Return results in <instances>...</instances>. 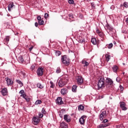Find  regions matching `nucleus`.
Wrapping results in <instances>:
<instances>
[{
    "label": "nucleus",
    "instance_id": "nucleus-23",
    "mask_svg": "<svg viewBox=\"0 0 128 128\" xmlns=\"http://www.w3.org/2000/svg\"><path fill=\"white\" fill-rule=\"evenodd\" d=\"M105 58H106V62H109L110 60V55H109L108 54H106L105 55Z\"/></svg>",
    "mask_w": 128,
    "mask_h": 128
},
{
    "label": "nucleus",
    "instance_id": "nucleus-10",
    "mask_svg": "<svg viewBox=\"0 0 128 128\" xmlns=\"http://www.w3.org/2000/svg\"><path fill=\"white\" fill-rule=\"evenodd\" d=\"M86 116H82L79 120V122L80 124H84V122H86Z\"/></svg>",
    "mask_w": 128,
    "mask_h": 128
},
{
    "label": "nucleus",
    "instance_id": "nucleus-29",
    "mask_svg": "<svg viewBox=\"0 0 128 128\" xmlns=\"http://www.w3.org/2000/svg\"><path fill=\"white\" fill-rule=\"evenodd\" d=\"M38 24H40V26H44V20H41L38 22Z\"/></svg>",
    "mask_w": 128,
    "mask_h": 128
},
{
    "label": "nucleus",
    "instance_id": "nucleus-22",
    "mask_svg": "<svg viewBox=\"0 0 128 128\" xmlns=\"http://www.w3.org/2000/svg\"><path fill=\"white\" fill-rule=\"evenodd\" d=\"M82 63L83 64V66H88V62L86 60H82Z\"/></svg>",
    "mask_w": 128,
    "mask_h": 128
},
{
    "label": "nucleus",
    "instance_id": "nucleus-38",
    "mask_svg": "<svg viewBox=\"0 0 128 128\" xmlns=\"http://www.w3.org/2000/svg\"><path fill=\"white\" fill-rule=\"evenodd\" d=\"M37 20H38V22L42 20V17L40 16H37Z\"/></svg>",
    "mask_w": 128,
    "mask_h": 128
},
{
    "label": "nucleus",
    "instance_id": "nucleus-43",
    "mask_svg": "<svg viewBox=\"0 0 128 128\" xmlns=\"http://www.w3.org/2000/svg\"><path fill=\"white\" fill-rule=\"evenodd\" d=\"M69 18H74V15L72 14H69Z\"/></svg>",
    "mask_w": 128,
    "mask_h": 128
},
{
    "label": "nucleus",
    "instance_id": "nucleus-20",
    "mask_svg": "<svg viewBox=\"0 0 128 128\" xmlns=\"http://www.w3.org/2000/svg\"><path fill=\"white\" fill-rule=\"evenodd\" d=\"M8 86H10V84H12L13 82L12 80H11L10 78H7L6 80Z\"/></svg>",
    "mask_w": 128,
    "mask_h": 128
},
{
    "label": "nucleus",
    "instance_id": "nucleus-40",
    "mask_svg": "<svg viewBox=\"0 0 128 128\" xmlns=\"http://www.w3.org/2000/svg\"><path fill=\"white\" fill-rule=\"evenodd\" d=\"M10 36H6V38H5L6 40V42H10Z\"/></svg>",
    "mask_w": 128,
    "mask_h": 128
},
{
    "label": "nucleus",
    "instance_id": "nucleus-31",
    "mask_svg": "<svg viewBox=\"0 0 128 128\" xmlns=\"http://www.w3.org/2000/svg\"><path fill=\"white\" fill-rule=\"evenodd\" d=\"M18 60L21 62H24V58L22 57V56H20L18 58Z\"/></svg>",
    "mask_w": 128,
    "mask_h": 128
},
{
    "label": "nucleus",
    "instance_id": "nucleus-27",
    "mask_svg": "<svg viewBox=\"0 0 128 128\" xmlns=\"http://www.w3.org/2000/svg\"><path fill=\"white\" fill-rule=\"evenodd\" d=\"M112 70L114 72H116V70H118V66H114L112 67Z\"/></svg>",
    "mask_w": 128,
    "mask_h": 128
},
{
    "label": "nucleus",
    "instance_id": "nucleus-5",
    "mask_svg": "<svg viewBox=\"0 0 128 128\" xmlns=\"http://www.w3.org/2000/svg\"><path fill=\"white\" fill-rule=\"evenodd\" d=\"M106 118V111L102 112V114H100V120H104V118Z\"/></svg>",
    "mask_w": 128,
    "mask_h": 128
},
{
    "label": "nucleus",
    "instance_id": "nucleus-46",
    "mask_svg": "<svg viewBox=\"0 0 128 128\" xmlns=\"http://www.w3.org/2000/svg\"><path fill=\"white\" fill-rule=\"evenodd\" d=\"M108 122V120H106V119H105L103 121H102V122L104 124H106V122Z\"/></svg>",
    "mask_w": 128,
    "mask_h": 128
},
{
    "label": "nucleus",
    "instance_id": "nucleus-4",
    "mask_svg": "<svg viewBox=\"0 0 128 128\" xmlns=\"http://www.w3.org/2000/svg\"><path fill=\"white\" fill-rule=\"evenodd\" d=\"M66 82H68V78H63L62 79L59 80L58 84L60 88H62V86H64L66 84Z\"/></svg>",
    "mask_w": 128,
    "mask_h": 128
},
{
    "label": "nucleus",
    "instance_id": "nucleus-54",
    "mask_svg": "<svg viewBox=\"0 0 128 128\" xmlns=\"http://www.w3.org/2000/svg\"><path fill=\"white\" fill-rule=\"evenodd\" d=\"M31 68H32V70H34V66H32Z\"/></svg>",
    "mask_w": 128,
    "mask_h": 128
},
{
    "label": "nucleus",
    "instance_id": "nucleus-55",
    "mask_svg": "<svg viewBox=\"0 0 128 128\" xmlns=\"http://www.w3.org/2000/svg\"><path fill=\"white\" fill-rule=\"evenodd\" d=\"M126 22L127 24H128V18H126Z\"/></svg>",
    "mask_w": 128,
    "mask_h": 128
},
{
    "label": "nucleus",
    "instance_id": "nucleus-21",
    "mask_svg": "<svg viewBox=\"0 0 128 128\" xmlns=\"http://www.w3.org/2000/svg\"><path fill=\"white\" fill-rule=\"evenodd\" d=\"M54 52H55V54H56V56H60V54H62V52H60V50H55Z\"/></svg>",
    "mask_w": 128,
    "mask_h": 128
},
{
    "label": "nucleus",
    "instance_id": "nucleus-52",
    "mask_svg": "<svg viewBox=\"0 0 128 128\" xmlns=\"http://www.w3.org/2000/svg\"><path fill=\"white\" fill-rule=\"evenodd\" d=\"M35 26H36V28L38 26V22H35Z\"/></svg>",
    "mask_w": 128,
    "mask_h": 128
},
{
    "label": "nucleus",
    "instance_id": "nucleus-48",
    "mask_svg": "<svg viewBox=\"0 0 128 128\" xmlns=\"http://www.w3.org/2000/svg\"><path fill=\"white\" fill-rule=\"evenodd\" d=\"M25 100H26V102H30V98H28V97H25V98H24Z\"/></svg>",
    "mask_w": 128,
    "mask_h": 128
},
{
    "label": "nucleus",
    "instance_id": "nucleus-50",
    "mask_svg": "<svg viewBox=\"0 0 128 128\" xmlns=\"http://www.w3.org/2000/svg\"><path fill=\"white\" fill-rule=\"evenodd\" d=\"M120 90L121 92H122V90H124V88L122 86H120Z\"/></svg>",
    "mask_w": 128,
    "mask_h": 128
},
{
    "label": "nucleus",
    "instance_id": "nucleus-15",
    "mask_svg": "<svg viewBox=\"0 0 128 128\" xmlns=\"http://www.w3.org/2000/svg\"><path fill=\"white\" fill-rule=\"evenodd\" d=\"M78 42H79L80 44H82V42H86V40L82 38V36H78Z\"/></svg>",
    "mask_w": 128,
    "mask_h": 128
},
{
    "label": "nucleus",
    "instance_id": "nucleus-26",
    "mask_svg": "<svg viewBox=\"0 0 128 128\" xmlns=\"http://www.w3.org/2000/svg\"><path fill=\"white\" fill-rule=\"evenodd\" d=\"M78 110H84V106L82 105H80L78 107Z\"/></svg>",
    "mask_w": 128,
    "mask_h": 128
},
{
    "label": "nucleus",
    "instance_id": "nucleus-58",
    "mask_svg": "<svg viewBox=\"0 0 128 128\" xmlns=\"http://www.w3.org/2000/svg\"><path fill=\"white\" fill-rule=\"evenodd\" d=\"M97 32H100V31L98 30Z\"/></svg>",
    "mask_w": 128,
    "mask_h": 128
},
{
    "label": "nucleus",
    "instance_id": "nucleus-28",
    "mask_svg": "<svg viewBox=\"0 0 128 128\" xmlns=\"http://www.w3.org/2000/svg\"><path fill=\"white\" fill-rule=\"evenodd\" d=\"M16 82H18V84H20L21 86H24V84H22V82L20 80H16Z\"/></svg>",
    "mask_w": 128,
    "mask_h": 128
},
{
    "label": "nucleus",
    "instance_id": "nucleus-8",
    "mask_svg": "<svg viewBox=\"0 0 128 128\" xmlns=\"http://www.w3.org/2000/svg\"><path fill=\"white\" fill-rule=\"evenodd\" d=\"M126 104L124 102H120V108H122V110H126L128 108H126Z\"/></svg>",
    "mask_w": 128,
    "mask_h": 128
},
{
    "label": "nucleus",
    "instance_id": "nucleus-59",
    "mask_svg": "<svg viewBox=\"0 0 128 128\" xmlns=\"http://www.w3.org/2000/svg\"><path fill=\"white\" fill-rule=\"evenodd\" d=\"M18 34V32H17V33H16V34Z\"/></svg>",
    "mask_w": 128,
    "mask_h": 128
},
{
    "label": "nucleus",
    "instance_id": "nucleus-11",
    "mask_svg": "<svg viewBox=\"0 0 128 128\" xmlns=\"http://www.w3.org/2000/svg\"><path fill=\"white\" fill-rule=\"evenodd\" d=\"M106 82L108 86V84H109L110 86H112L114 84V81L112 80L110 78H107L106 80Z\"/></svg>",
    "mask_w": 128,
    "mask_h": 128
},
{
    "label": "nucleus",
    "instance_id": "nucleus-60",
    "mask_svg": "<svg viewBox=\"0 0 128 128\" xmlns=\"http://www.w3.org/2000/svg\"><path fill=\"white\" fill-rule=\"evenodd\" d=\"M122 74H124V72Z\"/></svg>",
    "mask_w": 128,
    "mask_h": 128
},
{
    "label": "nucleus",
    "instance_id": "nucleus-1",
    "mask_svg": "<svg viewBox=\"0 0 128 128\" xmlns=\"http://www.w3.org/2000/svg\"><path fill=\"white\" fill-rule=\"evenodd\" d=\"M106 28L108 34H109L110 36H112L116 35V29L114 28L108 24L106 25Z\"/></svg>",
    "mask_w": 128,
    "mask_h": 128
},
{
    "label": "nucleus",
    "instance_id": "nucleus-39",
    "mask_svg": "<svg viewBox=\"0 0 128 128\" xmlns=\"http://www.w3.org/2000/svg\"><path fill=\"white\" fill-rule=\"evenodd\" d=\"M42 112L44 114H46V110H44V108H42Z\"/></svg>",
    "mask_w": 128,
    "mask_h": 128
},
{
    "label": "nucleus",
    "instance_id": "nucleus-6",
    "mask_svg": "<svg viewBox=\"0 0 128 128\" xmlns=\"http://www.w3.org/2000/svg\"><path fill=\"white\" fill-rule=\"evenodd\" d=\"M37 74L38 76H42L44 74V68H38L37 70Z\"/></svg>",
    "mask_w": 128,
    "mask_h": 128
},
{
    "label": "nucleus",
    "instance_id": "nucleus-19",
    "mask_svg": "<svg viewBox=\"0 0 128 128\" xmlns=\"http://www.w3.org/2000/svg\"><path fill=\"white\" fill-rule=\"evenodd\" d=\"M61 94H68V90L66 88H62L61 90Z\"/></svg>",
    "mask_w": 128,
    "mask_h": 128
},
{
    "label": "nucleus",
    "instance_id": "nucleus-9",
    "mask_svg": "<svg viewBox=\"0 0 128 128\" xmlns=\"http://www.w3.org/2000/svg\"><path fill=\"white\" fill-rule=\"evenodd\" d=\"M56 103H57L58 104H59L60 106V104H64V102H62V98L61 97H58L56 100Z\"/></svg>",
    "mask_w": 128,
    "mask_h": 128
},
{
    "label": "nucleus",
    "instance_id": "nucleus-2",
    "mask_svg": "<svg viewBox=\"0 0 128 128\" xmlns=\"http://www.w3.org/2000/svg\"><path fill=\"white\" fill-rule=\"evenodd\" d=\"M61 61L64 66H70V59L66 55L62 56Z\"/></svg>",
    "mask_w": 128,
    "mask_h": 128
},
{
    "label": "nucleus",
    "instance_id": "nucleus-25",
    "mask_svg": "<svg viewBox=\"0 0 128 128\" xmlns=\"http://www.w3.org/2000/svg\"><path fill=\"white\" fill-rule=\"evenodd\" d=\"M91 42L93 44H96V38H92L91 39Z\"/></svg>",
    "mask_w": 128,
    "mask_h": 128
},
{
    "label": "nucleus",
    "instance_id": "nucleus-3",
    "mask_svg": "<svg viewBox=\"0 0 128 128\" xmlns=\"http://www.w3.org/2000/svg\"><path fill=\"white\" fill-rule=\"evenodd\" d=\"M104 77L100 76V80L98 82V84H97L98 86V90H100V88H104Z\"/></svg>",
    "mask_w": 128,
    "mask_h": 128
},
{
    "label": "nucleus",
    "instance_id": "nucleus-33",
    "mask_svg": "<svg viewBox=\"0 0 128 128\" xmlns=\"http://www.w3.org/2000/svg\"><path fill=\"white\" fill-rule=\"evenodd\" d=\"M50 88H54V82H52V81H50Z\"/></svg>",
    "mask_w": 128,
    "mask_h": 128
},
{
    "label": "nucleus",
    "instance_id": "nucleus-53",
    "mask_svg": "<svg viewBox=\"0 0 128 128\" xmlns=\"http://www.w3.org/2000/svg\"><path fill=\"white\" fill-rule=\"evenodd\" d=\"M99 36L102 38V32H99Z\"/></svg>",
    "mask_w": 128,
    "mask_h": 128
},
{
    "label": "nucleus",
    "instance_id": "nucleus-47",
    "mask_svg": "<svg viewBox=\"0 0 128 128\" xmlns=\"http://www.w3.org/2000/svg\"><path fill=\"white\" fill-rule=\"evenodd\" d=\"M116 80L117 82H120V78H116Z\"/></svg>",
    "mask_w": 128,
    "mask_h": 128
},
{
    "label": "nucleus",
    "instance_id": "nucleus-7",
    "mask_svg": "<svg viewBox=\"0 0 128 128\" xmlns=\"http://www.w3.org/2000/svg\"><path fill=\"white\" fill-rule=\"evenodd\" d=\"M76 80L77 83L79 86H80V84H82L84 82V80L82 79V77L81 76H78L76 78Z\"/></svg>",
    "mask_w": 128,
    "mask_h": 128
},
{
    "label": "nucleus",
    "instance_id": "nucleus-13",
    "mask_svg": "<svg viewBox=\"0 0 128 128\" xmlns=\"http://www.w3.org/2000/svg\"><path fill=\"white\" fill-rule=\"evenodd\" d=\"M1 92L4 96H8V89L6 88H3Z\"/></svg>",
    "mask_w": 128,
    "mask_h": 128
},
{
    "label": "nucleus",
    "instance_id": "nucleus-18",
    "mask_svg": "<svg viewBox=\"0 0 128 128\" xmlns=\"http://www.w3.org/2000/svg\"><path fill=\"white\" fill-rule=\"evenodd\" d=\"M60 126L61 128H68V124L64 122H62L60 124Z\"/></svg>",
    "mask_w": 128,
    "mask_h": 128
},
{
    "label": "nucleus",
    "instance_id": "nucleus-44",
    "mask_svg": "<svg viewBox=\"0 0 128 128\" xmlns=\"http://www.w3.org/2000/svg\"><path fill=\"white\" fill-rule=\"evenodd\" d=\"M91 6H92V8H94V9L95 8L94 3V2L91 3Z\"/></svg>",
    "mask_w": 128,
    "mask_h": 128
},
{
    "label": "nucleus",
    "instance_id": "nucleus-35",
    "mask_svg": "<svg viewBox=\"0 0 128 128\" xmlns=\"http://www.w3.org/2000/svg\"><path fill=\"white\" fill-rule=\"evenodd\" d=\"M20 96H22L23 98H26V93L22 94L20 95Z\"/></svg>",
    "mask_w": 128,
    "mask_h": 128
},
{
    "label": "nucleus",
    "instance_id": "nucleus-41",
    "mask_svg": "<svg viewBox=\"0 0 128 128\" xmlns=\"http://www.w3.org/2000/svg\"><path fill=\"white\" fill-rule=\"evenodd\" d=\"M112 43L110 44L108 46V48H112Z\"/></svg>",
    "mask_w": 128,
    "mask_h": 128
},
{
    "label": "nucleus",
    "instance_id": "nucleus-42",
    "mask_svg": "<svg viewBox=\"0 0 128 128\" xmlns=\"http://www.w3.org/2000/svg\"><path fill=\"white\" fill-rule=\"evenodd\" d=\"M124 6L125 8H128V2H124Z\"/></svg>",
    "mask_w": 128,
    "mask_h": 128
},
{
    "label": "nucleus",
    "instance_id": "nucleus-32",
    "mask_svg": "<svg viewBox=\"0 0 128 128\" xmlns=\"http://www.w3.org/2000/svg\"><path fill=\"white\" fill-rule=\"evenodd\" d=\"M42 104V101L40 100H37L35 102V104L36 106H38V104Z\"/></svg>",
    "mask_w": 128,
    "mask_h": 128
},
{
    "label": "nucleus",
    "instance_id": "nucleus-30",
    "mask_svg": "<svg viewBox=\"0 0 128 128\" xmlns=\"http://www.w3.org/2000/svg\"><path fill=\"white\" fill-rule=\"evenodd\" d=\"M37 86L39 88H44V86L42 85V84L40 83H38Z\"/></svg>",
    "mask_w": 128,
    "mask_h": 128
},
{
    "label": "nucleus",
    "instance_id": "nucleus-24",
    "mask_svg": "<svg viewBox=\"0 0 128 128\" xmlns=\"http://www.w3.org/2000/svg\"><path fill=\"white\" fill-rule=\"evenodd\" d=\"M76 88H78L76 86L74 85L72 87V92H76Z\"/></svg>",
    "mask_w": 128,
    "mask_h": 128
},
{
    "label": "nucleus",
    "instance_id": "nucleus-37",
    "mask_svg": "<svg viewBox=\"0 0 128 128\" xmlns=\"http://www.w3.org/2000/svg\"><path fill=\"white\" fill-rule=\"evenodd\" d=\"M48 16H50V15H48V13H45L44 16V18L46 19L48 18Z\"/></svg>",
    "mask_w": 128,
    "mask_h": 128
},
{
    "label": "nucleus",
    "instance_id": "nucleus-36",
    "mask_svg": "<svg viewBox=\"0 0 128 128\" xmlns=\"http://www.w3.org/2000/svg\"><path fill=\"white\" fill-rule=\"evenodd\" d=\"M74 0H68V4H74Z\"/></svg>",
    "mask_w": 128,
    "mask_h": 128
},
{
    "label": "nucleus",
    "instance_id": "nucleus-51",
    "mask_svg": "<svg viewBox=\"0 0 128 128\" xmlns=\"http://www.w3.org/2000/svg\"><path fill=\"white\" fill-rule=\"evenodd\" d=\"M42 116H44V114H39V117L40 118H42Z\"/></svg>",
    "mask_w": 128,
    "mask_h": 128
},
{
    "label": "nucleus",
    "instance_id": "nucleus-12",
    "mask_svg": "<svg viewBox=\"0 0 128 128\" xmlns=\"http://www.w3.org/2000/svg\"><path fill=\"white\" fill-rule=\"evenodd\" d=\"M32 120L34 122V124H38L40 122V118H38V117H34Z\"/></svg>",
    "mask_w": 128,
    "mask_h": 128
},
{
    "label": "nucleus",
    "instance_id": "nucleus-34",
    "mask_svg": "<svg viewBox=\"0 0 128 128\" xmlns=\"http://www.w3.org/2000/svg\"><path fill=\"white\" fill-rule=\"evenodd\" d=\"M60 72H61L60 68V67L58 68L56 70V72L57 74H60Z\"/></svg>",
    "mask_w": 128,
    "mask_h": 128
},
{
    "label": "nucleus",
    "instance_id": "nucleus-17",
    "mask_svg": "<svg viewBox=\"0 0 128 128\" xmlns=\"http://www.w3.org/2000/svg\"><path fill=\"white\" fill-rule=\"evenodd\" d=\"M14 2L10 3L8 6V10L9 12H10L12 10V8H14Z\"/></svg>",
    "mask_w": 128,
    "mask_h": 128
},
{
    "label": "nucleus",
    "instance_id": "nucleus-16",
    "mask_svg": "<svg viewBox=\"0 0 128 128\" xmlns=\"http://www.w3.org/2000/svg\"><path fill=\"white\" fill-rule=\"evenodd\" d=\"M64 120L66 122H70V118L68 116V115H64Z\"/></svg>",
    "mask_w": 128,
    "mask_h": 128
},
{
    "label": "nucleus",
    "instance_id": "nucleus-57",
    "mask_svg": "<svg viewBox=\"0 0 128 128\" xmlns=\"http://www.w3.org/2000/svg\"><path fill=\"white\" fill-rule=\"evenodd\" d=\"M23 75H24V76H26V74L23 73Z\"/></svg>",
    "mask_w": 128,
    "mask_h": 128
},
{
    "label": "nucleus",
    "instance_id": "nucleus-49",
    "mask_svg": "<svg viewBox=\"0 0 128 128\" xmlns=\"http://www.w3.org/2000/svg\"><path fill=\"white\" fill-rule=\"evenodd\" d=\"M34 48V46H31L29 48L28 50L30 52H32V50Z\"/></svg>",
    "mask_w": 128,
    "mask_h": 128
},
{
    "label": "nucleus",
    "instance_id": "nucleus-45",
    "mask_svg": "<svg viewBox=\"0 0 128 128\" xmlns=\"http://www.w3.org/2000/svg\"><path fill=\"white\" fill-rule=\"evenodd\" d=\"M19 94H24V90H20V92H19Z\"/></svg>",
    "mask_w": 128,
    "mask_h": 128
},
{
    "label": "nucleus",
    "instance_id": "nucleus-14",
    "mask_svg": "<svg viewBox=\"0 0 128 128\" xmlns=\"http://www.w3.org/2000/svg\"><path fill=\"white\" fill-rule=\"evenodd\" d=\"M110 126V123L101 124L98 126V128H106V126Z\"/></svg>",
    "mask_w": 128,
    "mask_h": 128
},
{
    "label": "nucleus",
    "instance_id": "nucleus-56",
    "mask_svg": "<svg viewBox=\"0 0 128 128\" xmlns=\"http://www.w3.org/2000/svg\"><path fill=\"white\" fill-rule=\"evenodd\" d=\"M114 44H116V41H114Z\"/></svg>",
    "mask_w": 128,
    "mask_h": 128
}]
</instances>
